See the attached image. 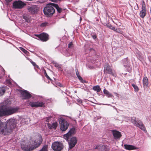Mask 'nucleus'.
Here are the masks:
<instances>
[{"label":"nucleus","mask_w":151,"mask_h":151,"mask_svg":"<svg viewBox=\"0 0 151 151\" xmlns=\"http://www.w3.org/2000/svg\"><path fill=\"white\" fill-rule=\"evenodd\" d=\"M16 122L14 119H10L7 123L3 122L0 120V132L4 135H9L16 127Z\"/></svg>","instance_id":"f257e3e1"},{"label":"nucleus","mask_w":151,"mask_h":151,"mask_svg":"<svg viewBox=\"0 0 151 151\" xmlns=\"http://www.w3.org/2000/svg\"><path fill=\"white\" fill-rule=\"evenodd\" d=\"M42 139L41 135H39L36 139L32 141L30 146L29 143H25L21 144L22 149L25 151L32 150L39 147L42 142Z\"/></svg>","instance_id":"f03ea898"},{"label":"nucleus","mask_w":151,"mask_h":151,"mask_svg":"<svg viewBox=\"0 0 151 151\" xmlns=\"http://www.w3.org/2000/svg\"><path fill=\"white\" fill-rule=\"evenodd\" d=\"M76 133L75 129L74 127L71 128L69 132L64 135L63 137L64 139L67 141H68L69 139L70 138L69 143V147L70 149H71L73 148L76 144L77 142V138L76 137H72V136L75 134Z\"/></svg>","instance_id":"7ed1b4c3"},{"label":"nucleus","mask_w":151,"mask_h":151,"mask_svg":"<svg viewBox=\"0 0 151 151\" xmlns=\"http://www.w3.org/2000/svg\"><path fill=\"white\" fill-rule=\"evenodd\" d=\"M19 108L9 107L3 109L2 107L0 108V117L5 116H9L17 112Z\"/></svg>","instance_id":"20e7f679"},{"label":"nucleus","mask_w":151,"mask_h":151,"mask_svg":"<svg viewBox=\"0 0 151 151\" xmlns=\"http://www.w3.org/2000/svg\"><path fill=\"white\" fill-rule=\"evenodd\" d=\"M54 3H50L47 4L44 7L43 12L45 16L49 17L52 16L55 12Z\"/></svg>","instance_id":"39448f33"},{"label":"nucleus","mask_w":151,"mask_h":151,"mask_svg":"<svg viewBox=\"0 0 151 151\" xmlns=\"http://www.w3.org/2000/svg\"><path fill=\"white\" fill-rule=\"evenodd\" d=\"M59 122L61 130L63 131L66 130L68 128L69 123L63 118H59Z\"/></svg>","instance_id":"423d86ee"},{"label":"nucleus","mask_w":151,"mask_h":151,"mask_svg":"<svg viewBox=\"0 0 151 151\" xmlns=\"http://www.w3.org/2000/svg\"><path fill=\"white\" fill-rule=\"evenodd\" d=\"M27 9L29 13L32 15L37 14L40 10L38 6L36 5L28 6Z\"/></svg>","instance_id":"0eeeda50"},{"label":"nucleus","mask_w":151,"mask_h":151,"mask_svg":"<svg viewBox=\"0 0 151 151\" xmlns=\"http://www.w3.org/2000/svg\"><path fill=\"white\" fill-rule=\"evenodd\" d=\"M52 148L54 151H61L63 148L62 143L59 142H55L53 143Z\"/></svg>","instance_id":"6e6552de"},{"label":"nucleus","mask_w":151,"mask_h":151,"mask_svg":"<svg viewBox=\"0 0 151 151\" xmlns=\"http://www.w3.org/2000/svg\"><path fill=\"white\" fill-rule=\"evenodd\" d=\"M26 5V4L20 0L15 1L13 3V7L14 9H21Z\"/></svg>","instance_id":"1a4fd4ad"},{"label":"nucleus","mask_w":151,"mask_h":151,"mask_svg":"<svg viewBox=\"0 0 151 151\" xmlns=\"http://www.w3.org/2000/svg\"><path fill=\"white\" fill-rule=\"evenodd\" d=\"M29 105L32 108L38 107H42L45 106V103L42 102H32L29 103Z\"/></svg>","instance_id":"9d476101"},{"label":"nucleus","mask_w":151,"mask_h":151,"mask_svg":"<svg viewBox=\"0 0 151 151\" xmlns=\"http://www.w3.org/2000/svg\"><path fill=\"white\" fill-rule=\"evenodd\" d=\"M35 36L38 38V40L43 42L46 41L49 39V36L46 33H43L40 35H35Z\"/></svg>","instance_id":"9b49d317"},{"label":"nucleus","mask_w":151,"mask_h":151,"mask_svg":"<svg viewBox=\"0 0 151 151\" xmlns=\"http://www.w3.org/2000/svg\"><path fill=\"white\" fill-rule=\"evenodd\" d=\"M104 71L105 73L109 74L113 76H114L112 69L111 68L109 65L108 63H106L104 65Z\"/></svg>","instance_id":"f8f14e48"},{"label":"nucleus","mask_w":151,"mask_h":151,"mask_svg":"<svg viewBox=\"0 0 151 151\" xmlns=\"http://www.w3.org/2000/svg\"><path fill=\"white\" fill-rule=\"evenodd\" d=\"M21 94L24 99H28L32 97V95L26 90L23 91L21 93Z\"/></svg>","instance_id":"ddd939ff"},{"label":"nucleus","mask_w":151,"mask_h":151,"mask_svg":"<svg viewBox=\"0 0 151 151\" xmlns=\"http://www.w3.org/2000/svg\"><path fill=\"white\" fill-rule=\"evenodd\" d=\"M96 149L101 151H108L109 150L107 145H97L96 147Z\"/></svg>","instance_id":"4468645a"},{"label":"nucleus","mask_w":151,"mask_h":151,"mask_svg":"<svg viewBox=\"0 0 151 151\" xmlns=\"http://www.w3.org/2000/svg\"><path fill=\"white\" fill-rule=\"evenodd\" d=\"M124 146L125 149L129 150L137 149V147L132 145L125 144L124 145Z\"/></svg>","instance_id":"2eb2a0df"},{"label":"nucleus","mask_w":151,"mask_h":151,"mask_svg":"<svg viewBox=\"0 0 151 151\" xmlns=\"http://www.w3.org/2000/svg\"><path fill=\"white\" fill-rule=\"evenodd\" d=\"M113 134L115 139H119L122 136L120 132L116 130L113 131Z\"/></svg>","instance_id":"dca6fc26"},{"label":"nucleus","mask_w":151,"mask_h":151,"mask_svg":"<svg viewBox=\"0 0 151 151\" xmlns=\"http://www.w3.org/2000/svg\"><path fill=\"white\" fill-rule=\"evenodd\" d=\"M140 121V120L138 119H137L135 117H132L131 119V122L136 126L139 125L138 122H139Z\"/></svg>","instance_id":"f3484780"},{"label":"nucleus","mask_w":151,"mask_h":151,"mask_svg":"<svg viewBox=\"0 0 151 151\" xmlns=\"http://www.w3.org/2000/svg\"><path fill=\"white\" fill-rule=\"evenodd\" d=\"M139 125L136 126L137 127H138L140 129L143 130L145 132H147L146 129L144 125L143 124L142 122L141 121L139 122H138Z\"/></svg>","instance_id":"a211bd4d"},{"label":"nucleus","mask_w":151,"mask_h":151,"mask_svg":"<svg viewBox=\"0 0 151 151\" xmlns=\"http://www.w3.org/2000/svg\"><path fill=\"white\" fill-rule=\"evenodd\" d=\"M147 14V9H142L140 12L139 15L140 17L143 18Z\"/></svg>","instance_id":"6ab92c4d"},{"label":"nucleus","mask_w":151,"mask_h":151,"mask_svg":"<svg viewBox=\"0 0 151 151\" xmlns=\"http://www.w3.org/2000/svg\"><path fill=\"white\" fill-rule=\"evenodd\" d=\"M123 63L124 66L126 68L129 66V63L127 58L123 59Z\"/></svg>","instance_id":"aec40b11"},{"label":"nucleus","mask_w":151,"mask_h":151,"mask_svg":"<svg viewBox=\"0 0 151 151\" xmlns=\"http://www.w3.org/2000/svg\"><path fill=\"white\" fill-rule=\"evenodd\" d=\"M143 83L144 87L147 88L148 84V79L146 76L143 79Z\"/></svg>","instance_id":"412c9836"},{"label":"nucleus","mask_w":151,"mask_h":151,"mask_svg":"<svg viewBox=\"0 0 151 151\" xmlns=\"http://www.w3.org/2000/svg\"><path fill=\"white\" fill-rule=\"evenodd\" d=\"M58 126V124L57 122H54L51 124H48V126L50 129H55Z\"/></svg>","instance_id":"4be33fe9"},{"label":"nucleus","mask_w":151,"mask_h":151,"mask_svg":"<svg viewBox=\"0 0 151 151\" xmlns=\"http://www.w3.org/2000/svg\"><path fill=\"white\" fill-rule=\"evenodd\" d=\"M103 92L104 93L108 98L111 97L113 96V95L105 88Z\"/></svg>","instance_id":"5701e85b"},{"label":"nucleus","mask_w":151,"mask_h":151,"mask_svg":"<svg viewBox=\"0 0 151 151\" xmlns=\"http://www.w3.org/2000/svg\"><path fill=\"white\" fill-rule=\"evenodd\" d=\"M124 50L122 49H119L117 52L118 56H121L124 54Z\"/></svg>","instance_id":"b1692460"},{"label":"nucleus","mask_w":151,"mask_h":151,"mask_svg":"<svg viewBox=\"0 0 151 151\" xmlns=\"http://www.w3.org/2000/svg\"><path fill=\"white\" fill-rule=\"evenodd\" d=\"M76 75L79 80L81 82H83V79L80 76L78 70L77 68L76 69Z\"/></svg>","instance_id":"393cba45"},{"label":"nucleus","mask_w":151,"mask_h":151,"mask_svg":"<svg viewBox=\"0 0 151 151\" xmlns=\"http://www.w3.org/2000/svg\"><path fill=\"white\" fill-rule=\"evenodd\" d=\"M93 89L97 92H99L101 90V88L99 86L97 85L94 86L93 87Z\"/></svg>","instance_id":"a878e982"},{"label":"nucleus","mask_w":151,"mask_h":151,"mask_svg":"<svg viewBox=\"0 0 151 151\" xmlns=\"http://www.w3.org/2000/svg\"><path fill=\"white\" fill-rule=\"evenodd\" d=\"M54 7H55L57 9L58 12L60 13L61 12L62 9L61 8H60L59 7L58 5L56 4H54Z\"/></svg>","instance_id":"bb28decb"},{"label":"nucleus","mask_w":151,"mask_h":151,"mask_svg":"<svg viewBox=\"0 0 151 151\" xmlns=\"http://www.w3.org/2000/svg\"><path fill=\"white\" fill-rule=\"evenodd\" d=\"M106 26L108 28L114 31L116 29V28L115 27L113 26L111 24L109 23L107 24Z\"/></svg>","instance_id":"cd10ccee"},{"label":"nucleus","mask_w":151,"mask_h":151,"mask_svg":"<svg viewBox=\"0 0 151 151\" xmlns=\"http://www.w3.org/2000/svg\"><path fill=\"white\" fill-rule=\"evenodd\" d=\"M132 85L134 89V91L136 92H138L139 90V89L138 87L136 85L134 84H132Z\"/></svg>","instance_id":"c85d7f7f"},{"label":"nucleus","mask_w":151,"mask_h":151,"mask_svg":"<svg viewBox=\"0 0 151 151\" xmlns=\"http://www.w3.org/2000/svg\"><path fill=\"white\" fill-rule=\"evenodd\" d=\"M47 145H45L39 151H47Z\"/></svg>","instance_id":"c756f323"},{"label":"nucleus","mask_w":151,"mask_h":151,"mask_svg":"<svg viewBox=\"0 0 151 151\" xmlns=\"http://www.w3.org/2000/svg\"><path fill=\"white\" fill-rule=\"evenodd\" d=\"M53 63L54 65V66L55 67H57L59 69H61L60 66V65H59V64L58 63H57L56 62H54Z\"/></svg>","instance_id":"7c9ffc66"},{"label":"nucleus","mask_w":151,"mask_h":151,"mask_svg":"<svg viewBox=\"0 0 151 151\" xmlns=\"http://www.w3.org/2000/svg\"><path fill=\"white\" fill-rule=\"evenodd\" d=\"M23 18L25 20L26 22H30V19L28 17L24 16H23Z\"/></svg>","instance_id":"2f4dec72"},{"label":"nucleus","mask_w":151,"mask_h":151,"mask_svg":"<svg viewBox=\"0 0 151 151\" xmlns=\"http://www.w3.org/2000/svg\"><path fill=\"white\" fill-rule=\"evenodd\" d=\"M142 9H147L145 3L144 1H142Z\"/></svg>","instance_id":"473e14b6"},{"label":"nucleus","mask_w":151,"mask_h":151,"mask_svg":"<svg viewBox=\"0 0 151 151\" xmlns=\"http://www.w3.org/2000/svg\"><path fill=\"white\" fill-rule=\"evenodd\" d=\"M49 23L47 22H45L42 23L40 25L41 27H44L45 26H48L49 25Z\"/></svg>","instance_id":"72a5a7b5"},{"label":"nucleus","mask_w":151,"mask_h":151,"mask_svg":"<svg viewBox=\"0 0 151 151\" xmlns=\"http://www.w3.org/2000/svg\"><path fill=\"white\" fill-rule=\"evenodd\" d=\"M68 47L69 48H72L73 47V44L72 42H70L68 45Z\"/></svg>","instance_id":"f704fd0d"},{"label":"nucleus","mask_w":151,"mask_h":151,"mask_svg":"<svg viewBox=\"0 0 151 151\" xmlns=\"http://www.w3.org/2000/svg\"><path fill=\"white\" fill-rule=\"evenodd\" d=\"M114 31L120 34H122L123 32L122 31H121L119 28L118 29H116V30Z\"/></svg>","instance_id":"c9c22d12"},{"label":"nucleus","mask_w":151,"mask_h":151,"mask_svg":"<svg viewBox=\"0 0 151 151\" xmlns=\"http://www.w3.org/2000/svg\"><path fill=\"white\" fill-rule=\"evenodd\" d=\"M44 74H45V76L46 77V78L49 79V80H51V79L49 77V76H48V75H47L46 71L45 70V72H44Z\"/></svg>","instance_id":"e433bc0d"},{"label":"nucleus","mask_w":151,"mask_h":151,"mask_svg":"<svg viewBox=\"0 0 151 151\" xmlns=\"http://www.w3.org/2000/svg\"><path fill=\"white\" fill-rule=\"evenodd\" d=\"M92 37L94 39H95L97 38V36L96 34L92 35Z\"/></svg>","instance_id":"4c0bfd02"},{"label":"nucleus","mask_w":151,"mask_h":151,"mask_svg":"<svg viewBox=\"0 0 151 151\" xmlns=\"http://www.w3.org/2000/svg\"><path fill=\"white\" fill-rule=\"evenodd\" d=\"M20 49L22 50V51H23L24 52H25V51H27L26 50H25L24 49H23V48H21V49Z\"/></svg>","instance_id":"58836bf2"},{"label":"nucleus","mask_w":151,"mask_h":151,"mask_svg":"<svg viewBox=\"0 0 151 151\" xmlns=\"http://www.w3.org/2000/svg\"><path fill=\"white\" fill-rule=\"evenodd\" d=\"M32 65L34 66H35V65H36V63L33 62H32Z\"/></svg>","instance_id":"ea45409f"},{"label":"nucleus","mask_w":151,"mask_h":151,"mask_svg":"<svg viewBox=\"0 0 151 151\" xmlns=\"http://www.w3.org/2000/svg\"><path fill=\"white\" fill-rule=\"evenodd\" d=\"M2 92H3V93H4L5 92V91L4 90H1Z\"/></svg>","instance_id":"a19ab883"},{"label":"nucleus","mask_w":151,"mask_h":151,"mask_svg":"<svg viewBox=\"0 0 151 151\" xmlns=\"http://www.w3.org/2000/svg\"><path fill=\"white\" fill-rule=\"evenodd\" d=\"M137 10L139 9V7L138 5V4H137Z\"/></svg>","instance_id":"79ce46f5"},{"label":"nucleus","mask_w":151,"mask_h":151,"mask_svg":"<svg viewBox=\"0 0 151 151\" xmlns=\"http://www.w3.org/2000/svg\"><path fill=\"white\" fill-rule=\"evenodd\" d=\"M59 86H60V87L62 86V84L60 83V85H59Z\"/></svg>","instance_id":"37998d69"},{"label":"nucleus","mask_w":151,"mask_h":151,"mask_svg":"<svg viewBox=\"0 0 151 151\" xmlns=\"http://www.w3.org/2000/svg\"><path fill=\"white\" fill-rule=\"evenodd\" d=\"M82 19L81 18V17H80V21H81V20H82Z\"/></svg>","instance_id":"c03bdc74"},{"label":"nucleus","mask_w":151,"mask_h":151,"mask_svg":"<svg viewBox=\"0 0 151 151\" xmlns=\"http://www.w3.org/2000/svg\"><path fill=\"white\" fill-rule=\"evenodd\" d=\"M77 91H74V92H75V93H77Z\"/></svg>","instance_id":"a18cd8bd"},{"label":"nucleus","mask_w":151,"mask_h":151,"mask_svg":"<svg viewBox=\"0 0 151 151\" xmlns=\"http://www.w3.org/2000/svg\"><path fill=\"white\" fill-rule=\"evenodd\" d=\"M150 20L151 21V18L150 19Z\"/></svg>","instance_id":"49530a36"}]
</instances>
